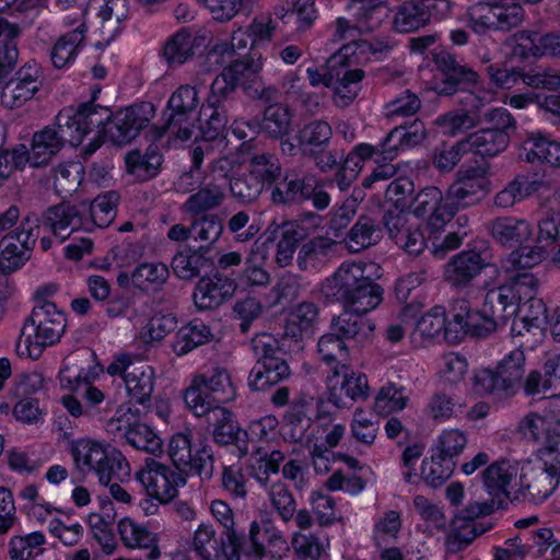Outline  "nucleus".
Here are the masks:
<instances>
[{
	"label": "nucleus",
	"mask_w": 560,
	"mask_h": 560,
	"mask_svg": "<svg viewBox=\"0 0 560 560\" xmlns=\"http://www.w3.org/2000/svg\"><path fill=\"white\" fill-rule=\"evenodd\" d=\"M320 293L327 303H338L343 308L332 317L329 329L350 347H361L372 338L375 323L364 315L382 303L384 290L365 275L362 262H342L322 282Z\"/></svg>",
	"instance_id": "nucleus-1"
},
{
	"label": "nucleus",
	"mask_w": 560,
	"mask_h": 560,
	"mask_svg": "<svg viewBox=\"0 0 560 560\" xmlns=\"http://www.w3.org/2000/svg\"><path fill=\"white\" fill-rule=\"evenodd\" d=\"M66 326V314L55 303L43 301L33 307L24 320L15 346L16 353L37 360L46 347L60 340Z\"/></svg>",
	"instance_id": "nucleus-2"
},
{
	"label": "nucleus",
	"mask_w": 560,
	"mask_h": 560,
	"mask_svg": "<svg viewBox=\"0 0 560 560\" xmlns=\"http://www.w3.org/2000/svg\"><path fill=\"white\" fill-rule=\"evenodd\" d=\"M560 483V451L538 450L534 459L521 467L515 481L518 498L534 504L546 501Z\"/></svg>",
	"instance_id": "nucleus-3"
},
{
	"label": "nucleus",
	"mask_w": 560,
	"mask_h": 560,
	"mask_svg": "<svg viewBox=\"0 0 560 560\" xmlns=\"http://www.w3.org/2000/svg\"><path fill=\"white\" fill-rule=\"evenodd\" d=\"M235 397L236 388L231 374L220 365L196 374L184 394L187 407L197 417H203L209 410L220 408L221 404L230 402Z\"/></svg>",
	"instance_id": "nucleus-4"
},
{
	"label": "nucleus",
	"mask_w": 560,
	"mask_h": 560,
	"mask_svg": "<svg viewBox=\"0 0 560 560\" xmlns=\"http://www.w3.org/2000/svg\"><path fill=\"white\" fill-rule=\"evenodd\" d=\"M525 365V353L516 348L505 354L495 368L477 371L472 380L474 390L480 396L512 397L522 388Z\"/></svg>",
	"instance_id": "nucleus-5"
},
{
	"label": "nucleus",
	"mask_w": 560,
	"mask_h": 560,
	"mask_svg": "<svg viewBox=\"0 0 560 560\" xmlns=\"http://www.w3.org/2000/svg\"><path fill=\"white\" fill-rule=\"evenodd\" d=\"M256 363L248 375V386L253 390H265L287 380L291 370L279 340L270 334H260L252 339Z\"/></svg>",
	"instance_id": "nucleus-6"
},
{
	"label": "nucleus",
	"mask_w": 560,
	"mask_h": 560,
	"mask_svg": "<svg viewBox=\"0 0 560 560\" xmlns=\"http://www.w3.org/2000/svg\"><path fill=\"white\" fill-rule=\"evenodd\" d=\"M168 456L175 469L188 476L197 475L208 480L213 475L214 458L210 445L205 441L194 440L190 431L174 434L168 442Z\"/></svg>",
	"instance_id": "nucleus-7"
},
{
	"label": "nucleus",
	"mask_w": 560,
	"mask_h": 560,
	"mask_svg": "<svg viewBox=\"0 0 560 560\" xmlns=\"http://www.w3.org/2000/svg\"><path fill=\"white\" fill-rule=\"evenodd\" d=\"M453 312L452 325L455 326V338L458 339L466 335L485 338L508 322L503 310L490 303L487 293L480 311L471 310L467 301L459 300L454 304Z\"/></svg>",
	"instance_id": "nucleus-8"
},
{
	"label": "nucleus",
	"mask_w": 560,
	"mask_h": 560,
	"mask_svg": "<svg viewBox=\"0 0 560 560\" xmlns=\"http://www.w3.org/2000/svg\"><path fill=\"white\" fill-rule=\"evenodd\" d=\"M243 542L240 533L229 535L211 523H201L192 534L191 550L199 560H241Z\"/></svg>",
	"instance_id": "nucleus-9"
},
{
	"label": "nucleus",
	"mask_w": 560,
	"mask_h": 560,
	"mask_svg": "<svg viewBox=\"0 0 560 560\" xmlns=\"http://www.w3.org/2000/svg\"><path fill=\"white\" fill-rule=\"evenodd\" d=\"M68 113L60 110L51 125L36 131L32 138V166L40 167L68 143L72 147L80 144V135L70 126Z\"/></svg>",
	"instance_id": "nucleus-10"
},
{
	"label": "nucleus",
	"mask_w": 560,
	"mask_h": 560,
	"mask_svg": "<svg viewBox=\"0 0 560 560\" xmlns=\"http://www.w3.org/2000/svg\"><path fill=\"white\" fill-rule=\"evenodd\" d=\"M327 399L337 408H348L370 395L368 377L350 365L337 362L327 375Z\"/></svg>",
	"instance_id": "nucleus-11"
},
{
	"label": "nucleus",
	"mask_w": 560,
	"mask_h": 560,
	"mask_svg": "<svg viewBox=\"0 0 560 560\" xmlns=\"http://www.w3.org/2000/svg\"><path fill=\"white\" fill-rule=\"evenodd\" d=\"M199 103L198 92L194 86L180 85L167 102L170 114L162 127L163 132L183 141L189 140L197 124Z\"/></svg>",
	"instance_id": "nucleus-12"
},
{
	"label": "nucleus",
	"mask_w": 560,
	"mask_h": 560,
	"mask_svg": "<svg viewBox=\"0 0 560 560\" xmlns=\"http://www.w3.org/2000/svg\"><path fill=\"white\" fill-rule=\"evenodd\" d=\"M433 63L440 77H436L434 91L441 96H453L475 89L479 84V74L455 55L441 50L433 54Z\"/></svg>",
	"instance_id": "nucleus-13"
},
{
	"label": "nucleus",
	"mask_w": 560,
	"mask_h": 560,
	"mask_svg": "<svg viewBox=\"0 0 560 560\" xmlns=\"http://www.w3.org/2000/svg\"><path fill=\"white\" fill-rule=\"evenodd\" d=\"M155 115V107L150 102L136 103L113 113L112 120L105 128V137L116 145H126L147 128Z\"/></svg>",
	"instance_id": "nucleus-14"
},
{
	"label": "nucleus",
	"mask_w": 560,
	"mask_h": 560,
	"mask_svg": "<svg viewBox=\"0 0 560 560\" xmlns=\"http://www.w3.org/2000/svg\"><path fill=\"white\" fill-rule=\"evenodd\" d=\"M136 479L149 497L162 504L174 500L178 494V488L186 485L183 474L155 459L147 460L145 467L137 471Z\"/></svg>",
	"instance_id": "nucleus-15"
},
{
	"label": "nucleus",
	"mask_w": 560,
	"mask_h": 560,
	"mask_svg": "<svg viewBox=\"0 0 560 560\" xmlns=\"http://www.w3.org/2000/svg\"><path fill=\"white\" fill-rule=\"evenodd\" d=\"M538 279L530 272H515L503 284L490 289V303L503 310L506 318L515 316L520 312V304L537 295Z\"/></svg>",
	"instance_id": "nucleus-16"
},
{
	"label": "nucleus",
	"mask_w": 560,
	"mask_h": 560,
	"mask_svg": "<svg viewBox=\"0 0 560 560\" xmlns=\"http://www.w3.org/2000/svg\"><path fill=\"white\" fill-rule=\"evenodd\" d=\"M387 0H350L348 5L354 23L339 18L336 21L335 38L338 40L353 39L357 33H369L376 30L383 21L382 5Z\"/></svg>",
	"instance_id": "nucleus-17"
},
{
	"label": "nucleus",
	"mask_w": 560,
	"mask_h": 560,
	"mask_svg": "<svg viewBox=\"0 0 560 560\" xmlns=\"http://www.w3.org/2000/svg\"><path fill=\"white\" fill-rule=\"evenodd\" d=\"M44 81L42 67L36 62H26L3 86L2 103L11 109L22 107L42 90Z\"/></svg>",
	"instance_id": "nucleus-18"
},
{
	"label": "nucleus",
	"mask_w": 560,
	"mask_h": 560,
	"mask_svg": "<svg viewBox=\"0 0 560 560\" xmlns=\"http://www.w3.org/2000/svg\"><path fill=\"white\" fill-rule=\"evenodd\" d=\"M410 211L417 218L424 220L432 231H440L453 217L446 194L435 186H428L418 191L411 199Z\"/></svg>",
	"instance_id": "nucleus-19"
},
{
	"label": "nucleus",
	"mask_w": 560,
	"mask_h": 560,
	"mask_svg": "<svg viewBox=\"0 0 560 560\" xmlns=\"http://www.w3.org/2000/svg\"><path fill=\"white\" fill-rule=\"evenodd\" d=\"M86 205L80 206L61 202L49 207L43 213V224L50 230L52 235L65 242L70 235L79 230L88 231L84 221Z\"/></svg>",
	"instance_id": "nucleus-20"
},
{
	"label": "nucleus",
	"mask_w": 560,
	"mask_h": 560,
	"mask_svg": "<svg viewBox=\"0 0 560 560\" xmlns=\"http://www.w3.org/2000/svg\"><path fill=\"white\" fill-rule=\"evenodd\" d=\"M85 357H88L86 351L70 357L59 372V382L62 387L72 390H78L80 386H83L82 396L85 400V408H92L93 416L95 407L104 401L105 395L102 390L91 385L90 373L81 366Z\"/></svg>",
	"instance_id": "nucleus-21"
},
{
	"label": "nucleus",
	"mask_w": 560,
	"mask_h": 560,
	"mask_svg": "<svg viewBox=\"0 0 560 560\" xmlns=\"http://www.w3.org/2000/svg\"><path fill=\"white\" fill-rule=\"evenodd\" d=\"M65 25L74 26L70 32L61 35L50 50V59L55 68L62 69L74 61L80 47L84 44L86 24L82 10L77 16H66Z\"/></svg>",
	"instance_id": "nucleus-22"
},
{
	"label": "nucleus",
	"mask_w": 560,
	"mask_h": 560,
	"mask_svg": "<svg viewBox=\"0 0 560 560\" xmlns=\"http://www.w3.org/2000/svg\"><path fill=\"white\" fill-rule=\"evenodd\" d=\"M236 290L234 279L215 272L211 277H202L196 284L192 299L197 308L213 310L232 298Z\"/></svg>",
	"instance_id": "nucleus-23"
},
{
	"label": "nucleus",
	"mask_w": 560,
	"mask_h": 560,
	"mask_svg": "<svg viewBox=\"0 0 560 560\" xmlns=\"http://www.w3.org/2000/svg\"><path fill=\"white\" fill-rule=\"evenodd\" d=\"M62 110L68 113L72 130L80 135V143L94 129H97L98 133L105 136V128L113 116L108 107L96 105L93 102L83 103L75 110L72 108H65Z\"/></svg>",
	"instance_id": "nucleus-24"
},
{
	"label": "nucleus",
	"mask_w": 560,
	"mask_h": 560,
	"mask_svg": "<svg viewBox=\"0 0 560 560\" xmlns=\"http://www.w3.org/2000/svg\"><path fill=\"white\" fill-rule=\"evenodd\" d=\"M203 42L202 36L182 27L166 39L162 57L170 67L182 66L203 47Z\"/></svg>",
	"instance_id": "nucleus-25"
},
{
	"label": "nucleus",
	"mask_w": 560,
	"mask_h": 560,
	"mask_svg": "<svg viewBox=\"0 0 560 560\" xmlns=\"http://www.w3.org/2000/svg\"><path fill=\"white\" fill-rule=\"evenodd\" d=\"M487 266L477 250H463L454 255L445 265V280L453 287H467Z\"/></svg>",
	"instance_id": "nucleus-26"
},
{
	"label": "nucleus",
	"mask_w": 560,
	"mask_h": 560,
	"mask_svg": "<svg viewBox=\"0 0 560 560\" xmlns=\"http://www.w3.org/2000/svg\"><path fill=\"white\" fill-rule=\"evenodd\" d=\"M518 428L525 438L541 443L542 447L540 450L560 451L559 419L529 413L521 420Z\"/></svg>",
	"instance_id": "nucleus-27"
},
{
	"label": "nucleus",
	"mask_w": 560,
	"mask_h": 560,
	"mask_svg": "<svg viewBox=\"0 0 560 560\" xmlns=\"http://www.w3.org/2000/svg\"><path fill=\"white\" fill-rule=\"evenodd\" d=\"M518 467L509 460H500L489 465L482 472L485 487L492 495L505 494L511 498L513 494L518 499L515 481H518Z\"/></svg>",
	"instance_id": "nucleus-28"
},
{
	"label": "nucleus",
	"mask_w": 560,
	"mask_h": 560,
	"mask_svg": "<svg viewBox=\"0 0 560 560\" xmlns=\"http://www.w3.org/2000/svg\"><path fill=\"white\" fill-rule=\"evenodd\" d=\"M338 243L326 236H315L300 247L296 262L301 270L319 269L334 256Z\"/></svg>",
	"instance_id": "nucleus-29"
},
{
	"label": "nucleus",
	"mask_w": 560,
	"mask_h": 560,
	"mask_svg": "<svg viewBox=\"0 0 560 560\" xmlns=\"http://www.w3.org/2000/svg\"><path fill=\"white\" fill-rule=\"evenodd\" d=\"M118 533L127 548L148 549V558L150 560H155L161 556L156 535L149 530L147 526L125 517L118 523Z\"/></svg>",
	"instance_id": "nucleus-30"
},
{
	"label": "nucleus",
	"mask_w": 560,
	"mask_h": 560,
	"mask_svg": "<svg viewBox=\"0 0 560 560\" xmlns=\"http://www.w3.org/2000/svg\"><path fill=\"white\" fill-rule=\"evenodd\" d=\"M311 404L300 398L294 400L282 419V434L290 442H302L312 427Z\"/></svg>",
	"instance_id": "nucleus-31"
},
{
	"label": "nucleus",
	"mask_w": 560,
	"mask_h": 560,
	"mask_svg": "<svg viewBox=\"0 0 560 560\" xmlns=\"http://www.w3.org/2000/svg\"><path fill=\"white\" fill-rule=\"evenodd\" d=\"M419 0H406L396 7L392 25L397 33H411L434 21L433 15Z\"/></svg>",
	"instance_id": "nucleus-32"
},
{
	"label": "nucleus",
	"mask_w": 560,
	"mask_h": 560,
	"mask_svg": "<svg viewBox=\"0 0 560 560\" xmlns=\"http://www.w3.org/2000/svg\"><path fill=\"white\" fill-rule=\"evenodd\" d=\"M154 370L152 366L138 363L125 375V388L130 401L145 406L150 402L154 390Z\"/></svg>",
	"instance_id": "nucleus-33"
},
{
	"label": "nucleus",
	"mask_w": 560,
	"mask_h": 560,
	"mask_svg": "<svg viewBox=\"0 0 560 560\" xmlns=\"http://www.w3.org/2000/svg\"><path fill=\"white\" fill-rule=\"evenodd\" d=\"M468 152L485 159H493L503 153L510 145L511 140L504 132L479 129L465 139Z\"/></svg>",
	"instance_id": "nucleus-34"
},
{
	"label": "nucleus",
	"mask_w": 560,
	"mask_h": 560,
	"mask_svg": "<svg viewBox=\"0 0 560 560\" xmlns=\"http://www.w3.org/2000/svg\"><path fill=\"white\" fill-rule=\"evenodd\" d=\"M492 237L503 246L522 244L532 236V226L528 221L515 217H500L491 221Z\"/></svg>",
	"instance_id": "nucleus-35"
},
{
	"label": "nucleus",
	"mask_w": 560,
	"mask_h": 560,
	"mask_svg": "<svg viewBox=\"0 0 560 560\" xmlns=\"http://www.w3.org/2000/svg\"><path fill=\"white\" fill-rule=\"evenodd\" d=\"M210 254L211 249L206 247L179 252L172 260L173 270L180 279L196 278L201 271L210 269L214 265Z\"/></svg>",
	"instance_id": "nucleus-36"
},
{
	"label": "nucleus",
	"mask_w": 560,
	"mask_h": 560,
	"mask_svg": "<svg viewBox=\"0 0 560 560\" xmlns=\"http://www.w3.org/2000/svg\"><path fill=\"white\" fill-rule=\"evenodd\" d=\"M331 139L332 128L323 119H313L303 124L295 135V140L303 156H307L323 147H329Z\"/></svg>",
	"instance_id": "nucleus-37"
},
{
	"label": "nucleus",
	"mask_w": 560,
	"mask_h": 560,
	"mask_svg": "<svg viewBox=\"0 0 560 560\" xmlns=\"http://www.w3.org/2000/svg\"><path fill=\"white\" fill-rule=\"evenodd\" d=\"M248 537L254 552L260 557L265 555L266 544L278 550L287 548L283 535L268 515H262L259 520L250 523Z\"/></svg>",
	"instance_id": "nucleus-38"
},
{
	"label": "nucleus",
	"mask_w": 560,
	"mask_h": 560,
	"mask_svg": "<svg viewBox=\"0 0 560 560\" xmlns=\"http://www.w3.org/2000/svg\"><path fill=\"white\" fill-rule=\"evenodd\" d=\"M262 63L260 57L243 56L232 60L225 66L221 73H223L236 86H242L245 93L257 83Z\"/></svg>",
	"instance_id": "nucleus-39"
},
{
	"label": "nucleus",
	"mask_w": 560,
	"mask_h": 560,
	"mask_svg": "<svg viewBox=\"0 0 560 560\" xmlns=\"http://www.w3.org/2000/svg\"><path fill=\"white\" fill-rule=\"evenodd\" d=\"M213 337L211 328L200 319H192L180 327L172 345L177 355H185L194 349L208 343Z\"/></svg>",
	"instance_id": "nucleus-40"
},
{
	"label": "nucleus",
	"mask_w": 560,
	"mask_h": 560,
	"mask_svg": "<svg viewBox=\"0 0 560 560\" xmlns=\"http://www.w3.org/2000/svg\"><path fill=\"white\" fill-rule=\"evenodd\" d=\"M126 171L139 180L153 178L162 164V155L158 147L150 145L142 153L140 150H132L125 156Z\"/></svg>",
	"instance_id": "nucleus-41"
},
{
	"label": "nucleus",
	"mask_w": 560,
	"mask_h": 560,
	"mask_svg": "<svg viewBox=\"0 0 560 560\" xmlns=\"http://www.w3.org/2000/svg\"><path fill=\"white\" fill-rule=\"evenodd\" d=\"M108 447L96 441L81 439L71 444L70 453L77 469L82 472H95Z\"/></svg>",
	"instance_id": "nucleus-42"
},
{
	"label": "nucleus",
	"mask_w": 560,
	"mask_h": 560,
	"mask_svg": "<svg viewBox=\"0 0 560 560\" xmlns=\"http://www.w3.org/2000/svg\"><path fill=\"white\" fill-rule=\"evenodd\" d=\"M225 200V189L219 184L209 183L191 194L183 205V210L191 215H202L219 208Z\"/></svg>",
	"instance_id": "nucleus-43"
},
{
	"label": "nucleus",
	"mask_w": 560,
	"mask_h": 560,
	"mask_svg": "<svg viewBox=\"0 0 560 560\" xmlns=\"http://www.w3.org/2000/svg\"><path fill=\"white\" fill-rule=\"evenodd\" d=\"M549 252L546 245L538 242L535 245H521L502 260L501 266L505 272H520L539 265L548 257Z\"/></svg>",
	"instance_id": "nucleus-44"
},
{
	"label": "nucleus",
	"mask_w": 560,
	"mask_h": 560,
	"mask_svg": "<svg viewBox=\"0 0 560 560\" xmlns=\"http://www.w3.org/2000/svg\"><path fill=\"white\" fill-rule=\"evenodd\" d=\"M486 530L487 528L482 524L467 521L456 514L445 538L447 552L457 553L462 551Z\"/></svg>",
	"instance_id": "nucleus-45"
},
{
	"label": "nucleus",
	"mask_w": 560,
	"mask_h": 560,
	"mask_svg": "<svg viewBox=\"0 0 560 560\" xmlns=\"http://www.w3.org/2000/svg\"><path fill=\"white\" fill-rule=\"evenodd\" d=\"M119 196L116 191H107L100 195L88 206L84 221L88 231L96 226L100 229L107 228L116 217V205Z\"/></svg>",
	"instance_id": "nucleus-46"
},
{
	"label": "nucleus",
	"mask_w": 560,
	"mask_h": 560,
	"mask_svg": "<svg viewBox=\"0 0 560 560\" xmlns=\"http://www.w3.org/2000/svg\"><path fill=\"white\" fill-rule=\"evenodd\" d=\"M318 319V307L313 302L299 303L284 327V337L299 340L311 335Z\"/></svg>",
	"instance_id": "nucleus-47"
},
{
	"label": "nucleus",
	"mask_w": 560,
	"mask_h": 560,
	"mask_svg": "<svg viewBox=\"0 0 560 560\" xmlns=\"http://www.w3.org/2000/svg\"><path fill=\"white\" fill-rule=\"evenodd\" d=\"M168 277V267L163 262H142L130 273L131 284L145 293L160 290Z\"/></svg>",
	"instance_id": "nucleus-48"
},
{
	"label": "nucleus",
	"mask_w": 560,
	"mask_h": 560,
	"mask_svg": "<svg viewBox=\"0 0 560 560\" xmlns=\"http://www.w3.org/2000/svg\"><path fill=\"white\" fill-rule=\"evenodd\" d=\"M233 117V109L217 107V104L205 102L197 115V122L206 140L217 139L225 129L229 118Z\"/></svg>",
	"instance_id": "nucleus-49"
},
{
	"label": "nucleus",
	"mask_w": 560,
	"mask_h": 560,
	"mask_svg": "<svg viewBox=\"0 0 560 560\" xmlns=\"http://www.w3.org/2000/svg\"><path fill=\"white\" fill-rule=\"evenodd\" d=\"M382 229L374 219L361 215L349 231L346 243L350 252L360 250L377 244L382 240Z\"/></svg>",
	"instance_id": "nucleus-50"
},
{
	"label": "nucleus",
	"mask_w": 560,
	"mask_h": 560,
	"mask_svg": "<svg viewBox=\"0 0 560 560\" xmlns=\"http://www.w3.org/2000/svg\"><path fill=\"white\" fill-rule=\"evenodd\" d=\"M130 472V465L124 454L114 447H108L106 458L101 460L94 475L101 485H107L114 480L129 481Z\"/></svg>",
	"instance_id": "nucleus-51"
},
{
	"label": "nucleus",
	"mask_w": 560,
	"mask_h": 560,
	"mask_svg": "<svg viewBox=\"0 0 560 560\" xmlns=\"http://www.w3.org/2000/svg\"><path fill=\"white\" fill-rule=\"evenodd\" d=\"M20 35L18 25L0 19V81L14 68L19 51L15 38Z\"/></svg>",
	"instance_id": "nucleus-52"
},
{
	"label": "nucleus",
	"mask_w": 560,
	"mask_h": 560,
	"mask_svg": "<svg viewBox=\"0 0 560 560\" xmlns=\"http://www.w3.org/2000/svg\"><path fill=\"white\" fill-rule=\"evenodd\" d=\"M103 3L98 8L97 16L102 21V33L108 34V39L113 38L120 32L121 23L129 16L128 0H102ZM97 3L98 0H92Z\"/></svg>",
	"instance_id": "nucleus-53"
},
{
	"label": "nucleus",
	"mask_w": 560,
	"mask_h": 560,
	"mask_svg": "<svg viewBox=\"0 0 560 560\" xmlns=\"http://www.w3.org/2000/svg\"><path fill=\"white\" fill-rule=\"evenodd\" d=\"M205 416L208 423L213 425V440L219 445H230L238 440L242 433L240 427L234 423L232 413L223 407L209 410Z\"/></svg>",
	"instance_id": "nucleus-54"
},
{
	"label": "nucleus",
	"mask_w": 560,
	"mask_h": 560,
	"mask_svg": "<svg viewBox=\"0 0 560 560\" xmlns=\"http://www.w3.org/2000/svg\"><path fill=\"white\" fill-rule=\"evenodd\" d=\"M222 219L217 213H206L196 217L190 222L192 240L200 245L198 247L210 248L223 233Z\"/></svg>",
	"instance_id": "nucleus-55"
},
{
	"label": "nucleus",
	"mask_w": 560,
	"mask_h": 560,
	"mask_svg": "<svg viewBox=\"0 0 560 560\" xmlns=\"http://www.w3.org/2000/svg\"><path fill=\"white\" fill-rule=\"evenodd\" d=\"M487 192L488 190L483 189L482 186L456 177V180L450 185L445 194L455 214L459 209L477 203Z\"/></svg>",
	"instance_id": "nucleus-56"
},
{
	"label": "nucleus",
	"mask_w": 560,
	"mask_h": 560,
	"mask_svg": "<svg viewBox=\"0 0 560 560\" xmlns=\"http://www.w3.org/2000/svg\"><path fill=\"white\" fill-rule=\"evenodd\" d=\"M291 545L299 560H319L326 553L329 544L327 538L317 532H296L292 536Z\"/></svg>",
	"instance_id": "nucleus-57"
},
{
	"label": "nucleus",
	"mask_w": 560,
	"mask_h": 560,
	"mask_svg": "<svg viewBox=\"0 0 560 560\" xmlns=\"http://www.w3.org/2000/svg\"><path fill=\"white\" fill-rule=\"evenodd\" d=\"M546 313L547 307L544 301L534 295L530 300L520 304V312L515 315L518 318L514 320L512 331L523 335L524 331L529 332L532 329H540Z\"/></svg>",
	"instance_id": "nucleus-58"
},
{
	"label": "nucleus",
	"mask_w": 560,
	"mask_h": 560,
	"mask_svg": "<svg viewBox=\"0 0 560 560\" xmlns=\"http://www.w3.org/2000/svg\"><path fill=\"white\" fill-rule=\"evenodd\" d=\"M291 120L290 109L280 103H275L265 109L260 128L270 138L278 139L289 135Z\"/></svg>",
	"instance_id": "nucleus-59"
},
{
	"label": "nucleus",
	"mask_w": 560,
	"mask_h": 560,
	"mask_svg": "<svg viewBox=\"0 0 560 560\" xmlns=\"http://www.w3.org/2000/svg\"><path fill=\"white\" fill-rule=\"evenodd\" d=\"M124 441L132 448L151 455H159L163 451L162 439L149 425L136 419Z\"/></svg>",
	"instance_id": "nucleus-60"
},
{
	"label": "nucleus",
	"mask_w": 560,
	"mask_h": 560,
	"mask_svg": "<svg viewBox=\"0 0 560 560\" xmlns=\"http://www.w3.org/2000/svg\"><path fill=\"white\" fill-rule=\"evenodd\" d=\"M22 244L9 233L2 235L0 240V270L4 273H11L25 265L32 254Z\"/></svg>",
	"instance_id": "nucleus-61"
},
{
	"label": "nucleus",
	"mask_w": 560,
	"mask_h": 560,
	"mask_svg": "<svg viewBox=\"0 0 560 560\" xmlns=\"http://www.w3.org/2000/svg\"><path fill=\"white\" fill-rule=\"evenodd\" d=\"M365 73L362 69L345 70L334 89V103L338 107L349 106L361 90V81Z\"/></svg>",
	"instance_id": "nucleus-62"
},
{
	"label": "nucleus",
	"mask_w": 560,
	"mask_h": 560,
	"mask_svg": "<svg viewBox=\"0 0 560 560\" xmlns=\"http://www.w3.org/2000/svg\"><path fill=\"white\" fill-rule=\"evenodd\" d=\"M281 237L278 242L276 260L281 267L289 266L299 243L305 236L304 229L295 222H285L281 228Z\"/></svg>",
	"instance_id": "nucleus-63"
},
{
	"label": "nucleus",
	"mask_w": 560,
	"mask_h": 560,
	"mask_svg": "<svg viewBox=\"0 0 560 560\" xmlns=\"http://www.w3.org/2000/svg\"><path fill=\"white\" fill-rule=\"evenodd\" d=\"M248 173L265 187V185H272L280 178L282 167L275 154L260 153L250 158Z\"/></svg>",
	"instance_id": "nucleus-64"
}]
</instances>
